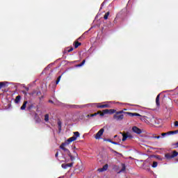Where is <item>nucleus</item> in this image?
<instances>
[{"instance_id":"nucleus-41","label":"nucleus","mask_w":178,"mask_h":178,"mask_svg":"<svg viewBox=\"0 0 178 178\" xmlns=\"http://www.w3.org/2000/svg\"><path fill=\"white\" fill-rule=\"evenodd\" d=\"M107 141H108V143H111V141H112L111 139H108Z\"/></svg>"},{"instance_id":"nucleus-9","label":"nucleus","mask_w":178,"mask_h":178,"mask_svg":"<svg viewBox=\"0 0 178 178\" xmlns=\"http://www.w3.org/2000/svg\"><path fill=\"white\" fill-rule=\"evenodd\" d=\"M74 163V162L72 163H63L61 165V167L63 169H67V168H72V166H73V164Z\"/></svg>"},{"instance_id":"nucleus-28","label":"nucleus","mask_w":178,"mask_h":178,"mask_svg":"<svg viewBox=\"0 0 178 178\" xmlns=\"http://www.w3.org/2000/svg\"><path fill=\"white\" fill-rule=\"evenodd\" d=\"M6 109H10V108H12V104L10 103H8L7 106H5Z\"/></svg>"},{"instance_id":"nucleus-38","label":"nucleus","mask_w":178,"mask_h":178,"mask_svg":"<svg viewBox=\"0 0 178 178\" xmlns=\"http://www.w3.org/2000/svg\"><path fill=\"white\" fill-rule=\"evenodd\" d=\"M123 111H127V109L124 108L123 110L119 111V112H123Z\"/></svg>"},{"instance_id":"nucleus-2","label":"nucleus","mask_w":178,"mask_h":178,"mask_svg":"<svg viewBox=\"0 0 178 178\" xmlns=\"http://www.w3.org/2000/svg\"><path fill=\"white\" fill-rule=\"evenodd\" d=\"M107 113H109V115H112V113H113V112H102V113H95L94 114H81L79 115V119L81 120H88V118H94V116H97V115H99V116L102 117L105 115H106Z\"/></svg>"},{"instance_id":"nucleus-1","label":"nucleus","mask_w":178,"mask_h":178,"mask_svg":"<svg viewBox=\"0 0 178 178\" xmlns=\"http://www.w3.org/2000/svg\"><path fill=\"white\" fill-rule=\"evenodd\" d=\"M79 137H80V133L79 131H75V132H74V136L68 138L65 143H63L60 145V149H63V151H64L65 154L66 155H68V156H70L72 162H73L74 161L76 160V158H77L79 156V154H77V152L74 151V155H72V153L70 152L69 149H67L65 147H66V145H69L70 143H73V141H76L77 140V138H79Z\"/></svg>"},{"instance_id":"nucleus-42","label":"nucleus","mask_w":178,"mask_h":178,"mask_svg":"<svg viewBox=\"0 0 178 178\" xmlns=\"http://www.w3.org/2000/svg\"><path fill=\"white\" fill-rule=\"evenodd\" d=\"M26 91H29V88H26Z\"/></svg>"},{"instance_id":"nucleus-33","label":"nucleus","mask_w":178,"mask_h":178,"mask_svg":"<svg viewBox=\"0 0 178 178\" xmlns=\"http://www.w3.org/2000/svg\"><path fill=\"white\" fill-rule=\"evenodd\" d=\"M36 95H38V96L41 95V91H38V92H36Z\"/></svg>"},{"instance_id":"nucleus-13","label":"nucleus","mask_w":178,"mask_h":178,"mask_svg":"<svg viewBox=\"0 0 178 178\" xmlns=\"http://www.w3.org/2000/svg\"><path fill=\"white\" fill-rule=\"evenodd\" d=\"M35 120L36 123H41V118H40V117L36 113H35Z\"/></svg>"},{"instance_id":"nucleus-35","label":"nucleus","mask_w":178,"mask_h":178,"mask_svg":"<svg viewBox=\"0 0 178 178\" xmlns=\"http://www.w3.org/2000/svg\"><path fill=\"white\" fill-rule=\"evenodd\" d=\"M58 155H59V152H57L56 153V154H55L56 158H58Z\"/></svg>"},{"instance_id":"nucleus-32","label":"nucleus","mask_w":178,"mask_h":178,"mask_svg":"<svg viewBox=\"0 0 178 178\" xmlns=\"http://www.w3.org/2000/svg\"><path fill=\"white\" fill-rule=\"evenodd\" d=\"M167 134H169V132H168V133H162V134H161V136H162L163 137H165V136H167Z\"/></svg>"},{"instance_id":"nucleus-3","label":"nucleus","mask_w":178,"mask_h":178,"mask_svg":"<svg viewBox=\"0 0 178 178\" xmlns=\"http://www.w3.org/2000/svg\"><path fill=\"white\" fill-rule=\"evenodd\" d=\"M129 116H139L140 118V120H143L144 122H151L152 120V115L147 114V115H141L137 113H127Z\"/></svg>"},{"instance_id":"nucleus-43","label":"nucleus","mask_w":178,"mask_h":178,"mask_svg":"<svg viewBox=\"0 0 178 178\" xmlns=\"http://www.w3.org/2000/svg\"><path fill=\"white\" fill-rule=\"evenodd\" d=\"M42 98H44V96H42L41 97H40V99H42Z\"/></svg>"},{"instance_id":"nucleus-14","label":"nucleus","mask_w":178,"mask_h":178,"mask_svg":"<svg viewBox=\"0 0 178 178\" xmlns=\"http://www.w3.org/2000/svg\"><path fill=\"white\" fill-rule=\"evenodd\" d=\"M27 104H28L27 101L24 102L22 106H21V110L22 111H24V109H26V108L27 106Z\"/></svg>"},{"instance_id":"nucleus-37","label":"nucleus","mask_w":178,"mask_h":178,"mask_svg":"<svg viewBox=\"0 0 178 178\" xmlns=\"http://www.w3.org/2000/svg\"><path fill=\"white\" fill-rule=\"evenodd\" d=\"M49 102L50 104H54V101H52V100H49Z\"/></svg>"},{"instance_id":"nucleus-17","label":"nucleus","mask_w":178,"mask_h":178,"mask_svg":"<svg viewBox=\"0 0 178 178\" xmlns=\"http://www.w3.org/2000/svg\"><path fill=\"white\" fill-rule=\"evenodd\" d=\"M98 112H116L115 109H104L103 111H99Z\"/></svg>"},{"instance_id":"nucleus-11","label":"nucleus","mask_w":178,"mask_h":178,"mask_svg":"<svg viewBox=\"0 0 178 178\" xmlns=\"http://www.w3.org/2000/svg\"><path fill=\"white\" fill-rule=\"evenodd\" d=\"M160 97H161V95H158L156 97V105L157 108H159V106H161V102H159Z\"/></svg>"},{"instance_id":"nucleus-12","label":"nucleus","mask_w":178,"mask_h":178,"mask_svg":"<svg viewBox=\"0 0 178 178\" xmlns=\"http://www.w3.org/2000/svg\"><path fill=\"white\" fill-rule=\"evenodd\" d=\"M73 47H67L65 50L63 54H67L69 52H72V51H73Z\"/></svg>"},{"instance_id":"nucleus-27","label":"nucleus","mask_w":178,"mask_h":178,"mask_svg":"<svg viewBox=\"0 0 178 178\" xmlns=\"http://www.w3.org/2000/svg\"><path fill=\"white\" fill-rule=\"evenodd\" d=\"M60 79H62V76H59L56 81V84H59V81H60Z\"/></svg>"},{"instance_id":"nucleus-15","label":"nucleus","mask_w":178,"mask_h":178,"mask_svg":"<svg viewBox=\"0 0 178 178\" xmlns=\"http://www.w3.org/2000/svg\"><path fill=\"white\" fill-rule=\"evenodd\" d=\"M80 45H81V42H80L79 41H75L74 42V48H79V47H80Z\"/></svg>"},{"instance_id":"nucleus-21","label":"nucleus","mask_w":178,"mask_h":178,"mask_svg":"<svg viewBox=\"0 0 178 178\" xmlns=\"http://www.w3.org/2000/svg\"><path fill=\"white\" fill-rule=\"evenodd\" d=\"M110 13H109V11L105 13V15H104V20H108V17H109Z\"/></svg>"},{"instance_id":"nucleus-44","label":"nucleus","mask_w":178,"mask_h":178,"mask_svg":"<svg viewBox=\"0 0 178 178\" xmlns=\"http://www.w3.org/2000/svg\"><path fill=\"white\" fill-rule=\"evenodd\" d=\"M116 137H118V135H115V136H114V138H116Z\"/></svg>"},{"instance_id":"nucleus-6","label":"nucleus","mask_w":178,"mask_h":178,"mask_svg":"<svg viewBox=\"0 0 178 178\" xmlns=\"http://www.w3.org/2000/svg\"><path fill=\"white\" fill-rule=\"evenodd\" d=\"M178 152L176 151H173L172 153H167L165 154L166 159H173V158H176L177 156Z\"/></svg>"},{"instance_id":"nucleus-46","label":"nucleus","mask_w":178,"mask_h":178,"mask_svg":"<svg viewBox=\"0 0 178 178\" xmlns=\"http://www.w3.org/2000/svg\"><path fill=\"white\" fill-rule=\"evenodd\" d=\"M116 22V18H115V19H114V23Z\"/></svg>"},{"instance_id":"nucleus-47","label":"nucleus","mask_w":178,"mask_h":178,"mask_svg":"<svg viewBox=\"0 0 178 178\" xmlns=\"http://www.w3.org/2000/svg\"><path fill=\"white\" fill-rule=\"evenodd\" d=\"M33 94H35V92H34Z\"/></svg>"},{"instance_id":"nucleus-36","label":"nucleus","mask_w":178,"mask_h":178,"mask_svg":"<svg viewBox=\"0 0 178 178\" xmlns=\"http://www.w3.org/2000/svg\"><path fill=\"white\" fill-rule=\"evenodd\" d=\"M133 136L131 135H128V138H132Z\"/></svg>"},{"instance_id":"nucleus-25","label":"nucleus","mask_w":178,"mask_h":178,"mask_svg":"<svg viewBox=\"0 0 178 178\" xmlns=\"http://www.w3.org/2000/svg\"><path fill=\"white\" fill-rule=\"evenodd\" d=\"M44 120H45V122H48V120H49V115L46 114L44 115Z\"/></svg>"},{"instance_id":"nucleus-24","label":"nucleus","mask_w":178,"mask_h":178,"mask_svg":"<svg viewBox=\"0 0 178 178\" xmlns=\"http://www.w3.org/2000/svg\"><path fill=\"white\" fill-rule=\"evenodd\" d=\"M169 134H178V130L176 131H170L168 132Z\"/></svg>"},{"instance_id":"nucleus-5","label":"nucleus","mask_w":178,"mask_h":178,"mask_svg":"<svg viewBox=\"0 0 178 178\" xmlns=\"http://www.w3.org/2000/svg\"><path fill=\"white\" fill-rule=\"evenodd\" d=\"M122 112H116L113 115L114 120H123V118H124V115L122 114Z\"/></svg>"},{"instance_id":"nucleus-7","label":"nucleus","mask_w":178,"mask_h":178,"mask_svg":"<svg viewBox=\"0 0 178 178\" xmlns=\"http://www.w3.org/2000/svg\"><path fill=\"white\" fill-rule=\"evenodd\" d=\"M105 131V129L104 128L101 129L95 135V138L96 140H99L101 137L102 136V134H104V132Z\"/></svg>"},{"instance_id":"nucleus-4","label":"nucleus","mask_w":178,"mask_h":178,"mask_svg":"<svg viewBox=\"0 0 178 178\" xmlns=\"http://www.w3.org/2000/svg\"><path fill=\"white\" fill-rule=\"evenodd\" d=\"M97 108L105 109V108H111V102H105L96 104Z\"/></svg>"},{"instance_id":"nucleus-20","label":"nucleus","mask_w":178,"mask_h":178,"mask_svg":"<svg viewBox=\"0 0 178 178\" xmlns=\"http://www.w3.org/2000/svg\"><path fill=\"white\" fill-rule=\"evenodd\" d=\"M34 108V104H28L27 111H31Z\"/></svg>"},{"instance_id":"nucleus-10","label":"nucleus","mask_w":178,"mask_h":178,"mask_svg":"<svg viewBox=\"0 0 178 178\" xmlns=\"http://www.w3.org/2000/svg\"><path fill=\"white\" fill-rule=\"evenodd\" d=\"M108 164H106V165H104L103 166V168H99V169L97 170V172H105V171L108 170Z\"/></svg>"},{"instance_id":"nucleus-34","label":"nucleus","mask_w":178,"mask_h":178,"mask_svg":"<svg viewBox=\"0 0 178 178\" xmlns=\"http://www.w3.org/2000/svg\"><path fill=\"white\" fill-rule=\"evenodd\" d=\"M175 127H178V121L175 122Z\"/></svg>"},{"instance_id":"nucleus-30","label":"nucleus","mask_w":178,"mask_h":178,"mask_svg":"<svg viewBox=\"0 0 178 178\" xmlns=\"http://www.w3.org/2000/svg\"><path fill=\"white\" fill-rule=\"evenodd\" d=\"M110 143H111V144H114V145H119V143L118 142H113L112 140H110Z\"/></svg>"},{"instance_id":"nucleus-39","label":"nucleus","mask_w":178,"mask_h":178,"mask_svg":"<svg viewBox=\"0 0 178 178\" xmlns=\"http://www.w3.org/2000/svg\"><path fill=\"white\" fill-rule=\"evenodd\" d=\"M81 38H84V37H83V35H81V36L79 38V40H80V39H81Z\"/></svg>"},{"instance_id":"nucleus-19","label":"nucleus","mask_w":178,"mask_h":178,"mask_svg":"<svg viewBox=\"0 0 178 178\" xmlns=\"http://www.w3.org/2000/svg\"><path fill=\"white\" fill-rule=\"evenodd\" d=\"M129 138V135L127 134H122V141H126Z\"/></svg>"},{"instance_id":"nucleus-31","label":"nucleus","mask_w":178,"mask_h":178,"mask_svg":"<svg viewBox=\"0 0 178 178\" xmlns=\"http://www.w3.org/2000/svg\"><path fill=\"white\" fill-rule=\"evenodd\" d=\"M152 138H157V139H159V138H161V136H154V135H153V136H152Z\"/></svg>"},{"instance_id":"nucleus-22","label":"nucleus","mask_w":178,"mask_h":178,"mask_svg":"<svg viewBox=\"0 0 178 178\" xmlns=\"http://www.w3.org/2000/svg\"><path fill=\"white\" fill-rule=\"evenodd\" d=\"M84 63H86V60H83L80 64L76 65V67H81Z\"/></svg>"},{"instance_id":"nucleus-29","label":"nucleus","mask_w":178,"mask_h":178,"mask_svg":"<svg viewBox=\"0 0 178 178\" xmlns=\"http://www.w3.org/2000/svg\"><path fill=\"white\" fill-rule=\"evenodd\" d=\"M158 166V162L154 161L152 164V168H156Z\"/></svg>"},{"instance_id":"nucleus-18","label":"nucleus","mask_w":178,"mask_h":178,"mask_svg":"<svg viewBox=\"0 0 178 178\" xmlns=\"http://www.w3.org/2000/svg\"><path fill=\"white\" fill-rule=\"evenodd\" d=\"M58 130L60 131L62 130V122L60 120H58Z\"/></svg>"},{"instance_id":"nucleus-23","label":"nucleus","mask_w":178,"mask_h":178,"mask_svg":"<svg viewBox=\"0 0 178 178\" xmlns=\"http://www.w3.org/2000/svg\"><path fill=\"white\" fill-rule=\"evenodd\" d=\"M126 170V165L124 163L122 164V169L120 170V172H124Z\"/></svg>"},{"instance_id":"nucleus-45","label":"nucleus","mask_w":178,"mask_h":178,"mask_svg":"<svg viewBox=\"0 0 178 178\" xmlns=\"http://www.w3.org/2000/svg\"><path fill=\"white\" fill-rule=\"evenodd\" d=\"M177 147H178V142L176 143Z\"/></svg>"},{"instance_id":"nucleus-40","label":"nucleus","mask_w":178,"mask_h":178,"mask_svg":"<svg viewBox=\"0 0 178 178\" xmlns=\"http://www.w3.org/2000/svg\"><path fill=\"white\" fill-rule=\"evenodd\" d=\"M74 108H79V106H74Z\"/></svg>"},{"instance_id":"nucleus-26","label":"nucleus","mask_w":178,"mask_h":178,"mask_svg":"<svg viewBox=\"0 0 178 178\" xmlns=\"http://www.w3.org/2000/svg\"><path fill=\"white\" fill-rule=\"evenodd\" d=\"M5 83H6V82H0V90H1V88H2L3 87H5V86H6V84Z\"/></svg>"},{"instance_id":"nucleus-8","label":"nucleus","mask_w":178,"mask_h":178,"mask_svg":"<svg viewBox=\"0 0 178 178\" xmlns=\"http://www.w3.org/2000/svg\"><path fill=\"white\" fill-rule=\"evenodd\" d=\"M132 131H134V133H136V134H141V133H143V131L141 130V129L136 126L132 127Z\"/></svg>"},{"instance_id":"nucleus-16","label":"nucleus","mask_w":178,"mask_h":178,"mask_svg":"<svg viewBox=\"0 0 178 178\" xmlns=\"http://www.w3.org/2000/svg\"><path fill=\"white\" fill-rule=\"evenodd\" d=\"M21 99H22V96L20 95L17 96L15 100V104H19Z\"/></svg>"}]
</instances>
